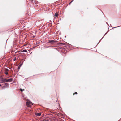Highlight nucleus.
<instances>
[{
    "label": "nucleus",
    "mask_w": 121,
    "mask_h": 121,
    "mask_svg": "<svg viewBox=\"0 0 121 121\" xmlns=\"http://www.w3.org/2000/svg\"><path fill=\"white\" fill-rule=\"evenodd\" d=\"M8 86L9 85L7 83H5V85L2 87V89H4L5 88L8 87Z\"/></svg>",
    "instance_id": "1"
},
{
    "label": "nucleus",
    "mask_w": 121,
    "mask_h": 121,
    "mask_svg": "<svg viewBox=\"0 0 121 121\" xmlns=\"http://www.w3.org/2000/svg\"><path fill=\"white\" fill-rule=\"evenodd\" d=\"M8 70H9L8 69H6L5 70V71H8Z\"/></svg>",
    "instance_id": "12"
},
{
    "label": "nucleus",
    "mask_w": 121,
    "mask_h": 121,
    "mask_svg": "<svg viewBox=\"0 0 121 121\" xmlns=\"http://www.w3.org/2000/svg\"><path fill=\"white\" fill-rule=\"evenodd\" d=\"M13 80L12 79L10 78L7 80H5V81L6 82H11Z\"/></svg>",
    "instance_id": "2"
},
{
    "label": "nucleus",
    "mask_w": 121,
    "mask_h": 121,
    "mask_svg": "<svg viewBox=\"0 0 121 121\" xmlns=\"http://www.w3.org/2000/svg\"><path fill=\"white\" fill-rule=\"evenodd\" d=\"M32 104V103L31 102H30V101H29V102H27L26 103V104L27 105H30V104Z\"/></svg>",
    "instance_id": "6"
},
{
    "label": "nucleus",
    "mask_w": 121,
    "mask_h": 121,
    "mask_svg": "<svg viewBox=\"0 0 121 121\" xmlns=\"http://www.w3.org/2000/svg\"><path fill=\"white\" fill-rule=\"evenodd\" d=\"M16 60V57H15L14 58V59H13V60L14 61H15V60Z\"/></svg>",
    "instance_id": "11"
},
{
    "label": "nucleus",
    "mask_w": 121,
    "mask_h": 121,
    "mask_svg": "<svg viewBox=\"0 0 121 121\" xmlns=\"http://www.w3.org/2000/svg\"><path fill=\"white\" fill-rule=\"evenodd\" d=\"M5 73V74L7 75V74H8V73L7 72H6Z\"/></svg>",
    "instance_id": "13"
},
{
    "label": "nucleus",
    "mask_w": 121,
    "mask_h": 121,
    "mask_svg": "<svg viewBox=\"0 0 121 121\" xmlns=\"http://www.w3.org/2000/svg\"><path fill=\"white\" fill-rule=\"evenodd\" d=\"M73 1H71V2L69 3V4H70V3L72 2Z\"/></svg>",
    "instance_id": "15"
},
{
    "label": "nucleus",
    "mask_w": 121,
    "mask_h": 121,
    "mask_svg": "<svg viewBox=\"0 0 121 121\" xmlns=\"http://www.w3.org/2000/svg\"><path fill=\"white\" fill-rule=\"evenodd\" d=\"M20 91L22 92L24 90V89L22 90V89H20Z\"/></svg>",
    "instance_id": "10"
},
{
    "label": "nucleus",
    "mask_w": 121,
    "mask_h": 121,
    "mask_svg": "<svg viewBox=\"0 0 121 121\" xmlns=\"http://www.w3.org/2000/svg\"><path fill=\"white\" fill-rule=\"evenodd\" d=\"M55 42V41L54 40H49L48 42V43L52 44L54 43Z\"/></svg>",
    "instance_id": "3"
},
{
    "label": "nucleus",
    "mask_w": 121,
    "mask_h": 121,
    "mask_svg": "<svg viewBox=\"0 0 121 121\" xmlns=\"http://www.w3.org/2000/svg\"><path fill=\"white\" fill-rule=\"evenodd\" d=\"M58 13H55V15H54V16L56 17H58Z\"/></svg>",
    "instance_id": "8"
},
{
    "label": "nucleus",
    "mask_w": 121,
    "mask_h": 121,
    "mask_svg": "<svg viewBox=\"0 0 121 121\" xmlns=\"http://www.w3.org/2000/svg\"><path fill=\"white\" fill-rule=\"evenodd\" d=\"M58 45H65V44L63 43L60 42L58 43Z\"/></svg>",
    "instance_id": "4"
},
{
    "label": "nucleus",
    "mask_w": 121,
    "mask_h": 121,
    "mask_svg": "<svg viewBox=\"0 0 121 121\" xmlns=\"http://www.w3.org/2000/svg\"><path fill=\"white\" fill-rule=\"evenodd\" d=\"M23 52H27V51L26 50H23Z\"/></svg>",
    "instance_id": "9"
},
{
    "label": "nucleus",
    "mask_w": 121,
    "mask_h": 121,
    "mask_svg": "<svg viewBox=\"0 0 121 121\" xmlns=\"http://www.w3.org/2000/svg\"><path fill=\"white\" fill-rule=\"evenodd\" d=\"M35 114L36 115L39 116L41 115V113H35Z\"/></svg>",
    "instance_id": "5"
},
{
    "label": "nucleus",
    "mask_w": 121,
    "mask_h": 121,
    "mask_svg": "<svg viewBox=\"0 0 121 121\" xmlns=\"http://www.w3.org/2000/svg\"><path fill=\"white\" fill-rule=\"evenodd\" d=\"M1 86V84H0V86Z\"/></svg>",
    "instance_id": "17"
},
{
    "label": "nucleus",
    "mask_w": 121,
    "mask_h": 121,
    "mask_svg": "<svg viewBox=\"0 0 121 121\" xmlns=\"http://www.w3.org/2000/svg\"><path fill=\"white\" fill-rule=\"evenodd\" d=\"M22 61H21L20 62V63L19 65L18 66V68H20L21 66H22V64L23 63V62H22V63H21Z\"/></svg>",
    "instance_id": "7"
},
{
    "label": "nucleus",
    "mask_w": 121,
    "mask_h": 121,
    "mask_svg": "<svg viewBox=\"0 0 121 121\" xmlns=\"http://www.w3.org/2000/svg\"><path fill=\"white\" fill-rule=\"evenodd\" d=\"M1 81H2L3 82H4V81L3 80H1Z\"/></svg>",
    "instance_id": "16"
},
{
    "label": "nucleus",
    "mask_w": 121,
    "mask_h": 121,
    "mask_svg": "<svg viewBox=\"0 0 121 121\" xmlns=\"http://www.w3.org/2000/svg\"><path fill=\"white\" fill-rule=\"evenodd\" d=\"M75 93L76 94H77V92H75Z\"/></svg>",
    "instance_id": "14"
}]
</instances>
